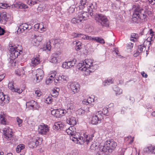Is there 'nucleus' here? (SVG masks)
Instances as JSON below:
<instances>
[{
  "mask_svg": "<svg viewBox=\"0 0 155 155\" xmlns=\"http://www.w3.org/2000/svg\"><path fill=\"white\" fill-rule=\"evenodd\" d=\"M80 38H81L84 40H91V38H92V37L87 35H86L82 33H81V35H80Z\"/></svg>",
  "mask_w": 155,
  "mask_h": 155,
  "instance_id": "37998d69",
  "label": "nucleus"
},
{
  "mask_svg": "<svg viewBox=\"0 0 155 155\" xmlns=\"http://www.w3.org/2000/svg\"><path fill=\"white\" fill-rule=\"evenodd\" d=\"M84 142H86L87 144H88L90 143H91L93 141V137H94L93 134L88 136L87 135L84 134Z\"/></svg>",
  "mask_w": 155,
  "mask_h": 155,
  "instance_id": "5701e85b",
  "label": "nucleus"
},
{
  "mask_svg": "<svg viewBox=\"0 0 155 155\" xmlns=\"http://www.w3.org/2000/svg\"><path fill=\"white\" fill-rule=\"evenodd\" d=\"M8 86L9 89L11 90L12 91H15V88L14 85V82L13 81H12L10 82L8 85Z\"/></svg>",
  "mask_w": 155,
  "mask_h": 155,
  "instance_id": "a19ab883",
  "label": "nucleus"
},
{
  "mask_svg": "<svg viewBox=\"0 0 155 155\" xmlns=\"http://www.w3.org/2000/svg\"><path fill=\"white\" fill-rule=\"evenodd\" d=\"M95 98L94 96L89 97L87 99H84L82 101V103L83 104L87 105L90 104H91L94 105V103L96 101V99H95Z\"/></svg>",
  "mask_w": 155,
  "mask_h": 155,
  "instance_id": "4468645a",
  "label": "nucleus"
},
{
  "mask_svg": "<svg viewBox=\"0 0 155 155\" xmlns=\"http://www.w3.org/2000/svg\"><path fill=\"white\" fill-rule=\"evenodd\" d=\"M67 103V113H68V111L70 110L69 111L71 112V110H73L75 108V106L73 104V102L70 100H68L66 101Z\"/></svg>",
  "mask_w": 155,
  "mask_h": 155,
  "instance_id": "f3484780",
  "label": "nucleus"
},
{
  "mask_svg": "<svg viewBox=\"0 0 155 155\" xmlns=\"http://www.w3.org/2000/svg\"><path fill=\"white\" fill-rule=\"evenodd\" d=\"M75 130L76 129L74 126H71L66 130V132L68 134L71 136L72 135H74V134L76 133Z\"/></svg>",
  "mask_w": 155,
  "mask_h": 155,
  "instance_id": "a878e982",
  "label": "nucleus"
},
{
  "mask_svg": "<svg viewBox=\"0 0 155 155\" xmlns=\"http://www.w3.org/2000/svg\"><path fill=\"white\" fill-rule=\"evenodd\" d=\"M34 138H32L30 143V147L34 148L37 147L38 145V139Z\"/></svg>",
  "mask_w": 155,
  "mask_h": 155,
  "instance_id": "aec40b11",
  "label": "nucleus"
},
{
  "mask_svg": "<svg viewBox=\"0 0 155 155\" xmlns=\"http://www.w3.org/2000/svg\"><path fill=\"white\" fill-rule=\"evenodd\" d=\"M21 3L20 2L16 3L15 4H13L12 6V7H14L19 8H21Z\"/></svg>",
  "mask_w": 155,
  "mask_h": 155,
  "instance_id": "de8ad7c7",
  "label": "nucleus"
},
{
  "mask_svg": "<svg viewBox=\"0 0 155 155\" xmlns=\"http://www.w3.org/2000/svg\"><path fill=\"white\" fill-rule=\"evenodd\" d=\"M87 12L88 11L79 12L77 17L78 21L81 22L86 20L88 17V14Z\"/></svg>",
  "mask_w": 155,
  "mask_h": 155,
  "instance_id": "ddd939ff",
  "label": "nucleus"
},
{
  "mask_svg": "<svg viewBox=\"0 0 155 155\" xmlns=\"http://www.w3.org/2000/svg\"><path fill=\"white\" fill-rule=\"evenodd\" d=\"M92 16H94L96 22L102 26L106 27L109 25V21L105 16L101 14H94Z\"/></svg>",
  "mask_w": 155,
  "mask_h": 155,
  "instance_id": "f257e3e1",
  "label": "nucleus"
},
{
  "mask_svg": "<svg viewBox=\"0 0 155 155\" xmlns=\"http://www.w3.org/2000/svg\"><path fill=\"white\" fill-rule=\"evenodd\" d=\"M138 11V18L143 20L144 21H146V18L147 16L146 15L141 13L142 11H143V10L140 8V11Z\"/></svg>",
  "mask_w": 155,
  "mask_h": 155,
  "instance_id": "bb28decb",
  "label": "nucleus"
},
{
  "mask_svg": "<svg viewBox=\"0 0 155 155\" xmlns=\"http://www.w3.org/2000/svg\"><path fill=\"white\" fill-rule=\"evenodd\" d=\"M9 50L10 51V57L12 60L17 58L22 51L21 49H19L18 47L15 46L9 45Z\"/></svg>",
  "mask_w": 155,
  "mask_h": 155,
  "instance_id": "7ed1b4c3",
  "label": "nucleus"
},
{
  "mask_svg": "<svg viewBox=\"0 0 155 155\" xmlns=\"http://www.w3.org/2000/svg\"><path fill=\"white\" fill-rule=\"evenodd\" d=\"M6 116L3 112H1L0 113V120L1 123L3 124H8V122L6 119Z\"/></svg>",
  "mask_w": 155,
  "mask_h": 155,
  "instance_id": "412c9836",
  "label": "nucleus"
},
{
  "mask_svg": "<svg viewBox=\"0 0 155 155\" xmlns=\"http://www.w3.org/2000/svg\"><path fill=\"white\" fill-rule=\"evenodd\" d=\"M16 120L18 123V125L19 127H21L22 126V120L20 119L19 117L16 118Z\"/></svg>",
  "mask_w": 155,
  "mask_h": 155,
  "instance_id": "3c124183",
  "label": "nucleus"
},
{
  "mask_svg": "<svg viewBox=\"0 0 155 155\" xmlns=\"http://www.w3.org/2000/svg\"><path fill=\"white\" fill-rule=\"evenodd\" d=\"M99 150L100 151L104 152H109V150L108 148L107 147L106 145H105V143L104 145H100L99 147Z\"/></svg>",
  "mask_w": 155,
  "mask_h": 155,
  "instance_id": "2f4dec72",
  "label": "nucleus"
},
{
  "mask_svg": "<svg viewBox=\"0 0 155 155\" xmlns=\"http://www.w3.org/2000/svg\"><path fill=\"white\" fill-rule=\"evenodd\" d=\"M59 91V89L56 88V89H54L52 90V96L54 97H56L58 94V91Z\"/></svg>",
  "mask_w": 155,
  "mask_h": 155,
  "instance_id": "e433bc0d",
  "label": "nucleus"
},
{
  "mask_svg": "<svg viewBox=\"0 0 155 155\" xmlns=\"http://www.w3.org/2000/svg\"><path fill=\"white\" fill-rule=\"evenodd\" d=\"M66 122L68 124L73 126L75 125L77 123L76 118L73 117H71L67 119Z\"/></svg>",
  "mask_w": 155,
  "mask_h": 155,
  "instance_id": "4be33fe9",
  "label": "nucleus"
},
{
  "mask_svg": "<svg viewBox=\"0 0 155 155\" xmlns=\"http://www.w3.org/2000/svg\"><path fill=\"white\" fill-rule=\"evenodd\" d=\"M28 25L26 23H22L18 27V31L23 32L25 30L28 29Z\"/></svg>",
  "mask_w": 155,
  "mask_h": 155,
  "instance_id": "b1692460",
  "label": "nucleus"
},
{
  "mask_svg": "<svg viewBox=\"0 0 155 155\" xmlns=\"http://www.w3.org/2000/svg\"><path fill=\"white\" fill-rule=\"evenodd\" d=\"M114 91L115 92V94L116 96L118 95H120L122 93V90L118 87H115L113 88Z\"/></svg>",
  "mask_w": 155,
  "mask_h": 155,
  "instance_id": "f704fd0d",
  "label": "nucleus"
},
{
  "mask_svg": "<svg viewBox=\"0 0 155 155\" xmlns=\"http://www.w3.org/2000/svg\"><path fill=\"white\" fill-rule=\"evenodd\" d=\"M41 92L39 90H37L35 91V94L37 97H40L41 95Z\"/></svg>",
  "mask_w": 155,
  "mask_h": 155,
  "instance_id": "13d9d810",
  "label": "nucleus"
},
{
  "mask_svg": "<svg viewBox=\"0 0 155 155\" xmlns=\"http://www.w3.org/2000/svg\"><path fill=\"white\" fill-rule=\"evenodd\" d=\"M85 113L84 110H83L82 108H80L77 111V113L79 115H82L84 114Z\"/></svg>",
  "mask_w": 155,
  "mask_h": 155,
  "instance_id": "09e8293b",
  "label": "nucleus"
},
{
  "mask_svg": "<svg viewBox=\"0 0 155 155\" xmlns=\"http://www.w3.org/2000/svg\"><path fill=\"white\" fill-rule=\"evenodd\" d=\"M67 113L65 110H62L61 109L53 110L51 111L52 115L57 118H59L64 116Z\"/></svg>",
  "mask_w": 155,
  "mask_h": 155,
  "instance_id": "9b49d317",
  "label": "nucleus"
},
{
  "mask_svg": "<svg viewBox=\"0 0 155 155\" xmlns=\"http://www.w3.org/2000/svg\"><path fill=\"white\" fill-rule=\"evenodd\" d=\"M62 67L63 68L68 69L69 68V67L68 66V64L67 62H65L63 63L62 64Z\"/></svg>",
  "mask_w": 155,
  "mask_h": 155,
  "instance_id": "680f3d73",
  "label": "nucleus"
},
{
  "mask_svg": "<svg viewBox=\"0 0 155 155\" xmlns=\"http://www.w3.org/2000/svg\"><path fill=\"white\" fill-rule=\"evenodd\" d=\"M98 68V65L96 64H94V63L91 61V64H90V66H89V67H88V70L89 69V71L91 72H92L96 70Z\"/></svg>",
  "mask_w": 155,
  "mask_h": 155,
  "instance_id": "c756f323",
  "label": "nucleus"
},
{
  "mask_svg": "<svg viewBox=\"0 0 155 155\" xmlns=\"http://www.w3.org/2000/svg\"><path fill=\"white\" fill-rule=\"evenodd\" d=\"M138 11H140V8L138 7L134 9L133 12L132 20L134 22H137L138 19V16L139 15Z\"/></svg>",
  "mask_w": 155,
  "mask_h": 155,
  "instance_id": "dca6fc26",
  "label": "nucleus"
},
{
  "mask_svg": "<svg viewBox=\"0 0 155 155\" xmlns=\"http://www.w3.org/2000/svg\"><path fill=\"white\" fill-rule=\"evenodd\" d=\"M2 130L3 132L4 138L8 141L10 140L13 137V133L11 129H10L9 127H7L6 128H4Z\"/></svg>",
  "mask_w": 155,
  "mask_h": 155,
  "instance_id": "0eeeda50",
  "label": "nucleus"
},
{
  "mask_svg": "<svg viewBox=\"0 0 155 155\" xmlns=\"http://www.w3.org/2000/svg\"><path fill=\"white\" fill-rule=\"evenodd\" d=\"M103 112L101 111H97L94 116H93L92 118L91 123L93 124H96L103 119Z\"/></svg>",
  "mask_w": 155,
  "mask_h": 155,
  "instance_id": "423d86ee",
  "label": "nucleus"
},
{
  "mask_svg": "<svg viewBox=\"0 0 155 155\" xmlns=\"http://www.w3.org/2000/svg\"><path fill=\"white\" fill-rule=\"evenodd\" d=\"M67 87L69 89H70L71 93L73 94H75L78 92L80 88L79 84L76 82H69L68 84Z\"/></svg>",
  "mask_w": 155,
  "mask_h": 155,
  "instance_id": "20e7f679",
  "label": "nucleus"
},
{
  "mask_svg": "<svg viewBox=\"0 0 155 155\" xmlns=\"http://www.w3.org/2000/svg\"><path fill=\"white\" fill-rule=\"evenodd\" d=\"M48 126L44 124L40 125L38 127L39 133L42 135H46L49 131Z\"/></svg>",
  "mask_w": 155,
  "mask_h": 155,
  "instance_id": "1a4fd4ad",
  "label": "nucleus"
},
{
  "mask_svg": "<svg viewBox=\"0 0 155 155\" xmlns=\"http://www.w3.org/2000/svg\"><path fill=\"white\" fill-rule=\"evenodd\" d=\"M11 6V5L10 4H7L5 3H0V6L2 8L5 9L9 8Z\"/></svg>",
  "mask_w": 155,
  "mask_h": 155,
  "instance_id": "4c0bfd02",
  "label": "nucleus"
},
{
  "mask_svg": "<svg viewBox=\"0 0 155 155\" xmlns=\"http://www.w3.org/2000/svg\"><path fill=\"white\" fill-rule=\"evenodd\" d=\"M5 32V30L0 27V35H4Z\"/></svg>",
  "mask_w": 155,
  "mask_h": 155,
  "instance_id": "338daca9",
  "label": "nucleus"
},
{
  "mask_svg": "<svg viewBox=\"0 0 155 155\" xmlns=\"http://www.w3.org/2000/svg\"><path fill=\"white\" fill-rule=\"evenodd\" d=\"M53 80V78H49L45 82L46 84H48L50 83H51Z\"/></svg>",
  "mask_w": 155,
  "mask_h": 155,
  "instance_id": "e2e57ef3",
  "label": "nucleus"
},
{
  "mask_svg": "<svg viewBox=\"0 0 155 155\" xmlns=\"http://www.w3.org/2000/svg\"><path fill=\"white\" fill-rule=\"evenodd\" d=\"M75 49L77 51H79L82 48L81 43L80 41L76 42Z\"/></svg>",
  "mask_w": 155,
  "mask_h": 155,
  "instance_id": "ea45409f",
  "label": "nucleus"
},
{
  "mask_svg": "<svg viewBox=\"0 0 155 155\" xmlns=\"http://www.w3.org/2000/svg\"><path fill=\"white\" fill-rule=\"evenodd\" d=\"M60 41V40L59 39L53 38L51 40V42L54 45L59 43Z\"/></svg>",
  "mask_w": 155,
  "mask_h": 155,
  "instance_id": "c03bdc74",
  "label": "nucleus"
},
{
  "mask_svg": "<svg viewBox=\"0 0 155 155\" xmlns=\"http://www.w3.org/2000/svg\"><path fill=\"white\" fill-rule=\"evenodd\" d=\"M32 66H35L40 63V59L38 57H36L32 59L31 61Z\"/></svg>",
  "mask_w": 155,
  "mask_h": 155,
  "instance_id": "cd10ccee",
  "label": "nucleus"
},
{
  "mask_svg": "<svg viewBox=\"0 0 155 155\" xmlns=\"http://www.w3.org/2000/svg\"><path fill=\"white\" fill-rule=\"evenodd\" d=\"M94 142L92 141L91 143V146L90 148L92 150H96L98 149V146H99V143L94 140Z\"/></svg>",
  "mask_w": 155,
  "mask_h": 155,
  "instance_id": "c85d7f7f",
  "label": "nucleus"
},
{
  "mask_svg": "<svg viewBox=\"0 0 155 155\" xmlns=\"http://www.w3.org/2000/svg\"><path fill=\"white\" fill-rule=\"evenodd\" d=\"M76 134H74L73 135H72L70 137V139L72 140V141L74 142H76V141H77L78 137Z\"/></svg>",
  "mask_w": 155,
  "mask_h": 155,
  "instance_id": "79ce46f5",
  "label": "nucleus"
},
{
  "mask_svg": "<svg viewBox=\"0 0 155 155\" xmlns=\"http://www.w3.org/2000/svg\"><path fill=\"white\" fill-rule=\"evenodd\" d=\"M63 126V125L61 124L60 122H55L54 125L53 126V129L56 130H58L59 129L62 128Z\"/></svg>",
  "mask_w": 155,
  "mask_h": 155,
  "instance_id": "7c9ffc66",
  "label": "nucleus"
},
{
  "mask_svg": "<svg viewBox=\"0 0 155 155\" xmlns=\"http://www.w3.org/2000/svg\"><path fill=\"white\" fill-rule=\"evenodd\" d=\"M91 40L96 41L97 42L101 44H104L105 43L104 41V39L97 37H92Z\"/></svg>",
  "mask_w": 155,
  "mask_h": 155,
  "instance_id": "72a5a7b5",
  "label": "nucleus"
},
{
  "mask_svg": "<svg viewBox=\"0 0 155 155\" xmlns=\"http://www.w3.org/2000/svg\"><path fill=\"white\" fill-rule=\"evenodd\" d=\"M35 73L34 80H36V82L39 83L42 80L44 76V72L42 69H38L36 70Z\"/></svg>",
  "mask_w": 155,
  "mask_h": 155,
  "instance_id": "9d476101",
  "label": "nucleus"
},
{
  "mask_svg": "<svg viewBox=\"0 0 155 155\" xmlns=\"http://www.w3.org/2000/svg\"><path fill=\"white\" fill-rule=\"evenodd\" d=\"M78 19L77 18V19H76L75 18H73L71 20V22L72 23L75 24L76 23H78L79 24L80 23V21H78Z\"/></svg>",
  "mask_w": 155,
  "mask_h": 155,
  "instance_id": "603ef678",
  "label": "nucleus"
},
{
  "mask_svg": "<svg viewBox=\"0 0 155 155\" xmlns=\"http://www.w3.org/2000/svg\"><path fill=\"white\" fill-rule=\"evenodd\" d=\"M84 142V137L81 136H78V138L77 141H76V143H81Z\"/></svg>",
  "mask_w": 155,
  "mask_h": 155,
  "instance_id": "58836bf2",
  "label": "nucleus"
},
{
  "mask_svg": "<svg viewBox=\"0 0 155 155\" xmlns=\"http://www.w3.org/2000/svg\"><path fill=\"white\" fill-rule=\"evenodd\" d=\"M81 35V33L73 32L71 34V35L73 38H80Z\"/></svg>",
  "mask_w": 155,
  "mask_h": 155,
  "instance_id": "49530a36",
  "label": "nucleus"
},
{
  "mask_svg": "<svg viewBox=\"0 0 155 155\" xmlns=\"http://www.w3.org/2000/svg\"><path fill=\"white\" fill-rule=\"evenodd\" d=\"M69 79L68 77L66 75H62L61 76H59L58 78H57L55 80V82L56 83H60V81L63 82L67 81Z\"/></svg>",
  "mask_w": 155,
  "mask_h": 155,
  "instance_id": "6ab92c4d",
  "label": "nucleus"
},
{
  "mask_svg": "<svg viewBox=\"0 0 155 155\" xmlns=\"http://www.w3.org/2000/svg\"><path fill=\"white\" fill-rule=\"evenodd\" d=\"M15 90L13 91V92H17L19 94L21 93L23 91V90L22 89H20V88H15Z\"/></svg>",
  "mask_w": 155,
  "mask_h": 155,
  "instance_id": "bf43d9fd",
  "label": "nucleus"
},
{
  "mask_svg": "<svg viewBox=\"0 0 155 155\" xmlns=\"http://www.w3.org/2000/svg\"><path fill=\"white\" fill-rule=\"evenodd\" d=\"M138 35L137 34L133 33L131 35V37L133 38H137Z\"/></svg>",
  "mask_w": 155,
  "mask_h": 155,
  "instance_id": "774afa93",
  "label": "nucleus"
},
{
  "mask_svg": "<svg viewBox=\"0 0 155 155\" xmlns=\"http://www.w3.org/2000/svg\"><path fill=\"white\" fill-rule=\"evenodd\" d=\"M37 103L34 101L31 100L30 101L27 102L26 103V106L28 107L30 109H36Z\"/></svg>",
  "mask_w": 155,
  "mask_h": 155,
  "instance_id": "a211bd4d",
  "label": "nucleus"
},
{
  "mask_svg": "<svg viewBox=\"0 0 155 155\" xmlns=\"http://www.w3.org/2000/svg\"><path fill=\"white\" fill-rule=\"evenodd\" d=\"M58 55L57 54H53L51 59V62L54 63H56L58 59Z\"/></svg>",
  "mask_w": 155,
  "mask_h": 155,
  "instance_id": "473e14b6",
  "label": "nucleus"
},
{
  "mask_svg": "<svg viewBox=\"0 0 155 155\" xmlns=\"http://www.w3.org/2000/svg\"><path fill=\"white\" fill-rule=\"evenodd\" d=\"M9 98L7 95H5L2 92H0V105L4 106L9 102Z\"/></svg>",
  "mask_w": 155,
  "mask_h": 155,
  "instance_id": "f8f14e48",
  "label": "nucleus"
},
{
  "mask_svg": "<svg viewBox=\"0 0 155 155\" xmlns=\"http://www.w3.org/2000/svg\"><path fill=\"white\" fill-rule=\"evenodd\" d=\"M92 7V5H88V2L87 0H81L78 6L80 9L83 10L84 12L88 11L91 16L93 15Z\"/></svg>",
  "mask_w": 155,
  "mask_h": 155,
  "instance_id": "f03ea898",
  "label": "nucleus"
},
{
  "mask_svg": "<svg viewBox=\"0 0 155 155\" xmlns=\"http://www.w3.org/2000/svg\"><path fill=\"white\" fill-rule=\"evenodd\" d=\"M52 102V99L51 97H48L46 98L45 100V103L47 104H50Z\"/></svg>",
  "mask_w": 155,
  "mask_h": 155,
  "instance_id": "8fccbe9b",
  "label": "nucleus"
},
{
  "mask_svg": "<svg viewBox=\"0 0 155 155\" xmlns=\"http://www.w3.org/2000/svg\"><path fill=\"white\" fill-rule=\"evenodd\" d=\"M40 25L39 24L37 23L35 24L34 26V28L35 30L37 31L40 28Z\"/></svg>",
  "mask_w": 155,
  "mask_h": 155,
  "instance_id": "0e129e2a",
  "label": "nucleus"
},
{
  "mask_svg": "<svg viewBox=\"0 0 155 155\" xmlns=\"http://www.w3.org/2000/svg\"><path fill=\"white\" fill-rule=\"evenodd\" d=\"M32 43L34 45L36 46H37L39 45V41H38L35 38L33 39Z\"/></svg>",
  "mask_w": 155,
  "mask_h": 155,
  "instance_id": "5fc2aeb1",
  "label": "nucleus"
},
{
  "mask_svg": "<svg viewBox=\"0 0 155 155\" xmlns=\"http://www.w3.org/2000/svg\"><path fill=\"white\" fill-rule=\"evenodd\" d=\"M146 49V47L144 45H141L138 46L136 53L134 54V56L137 57L142 52H144Z\"/></svg>",
  "mask_w": 155,
  "mask_h": 155,
  "instance_id": "2eb2a0df",
  "label": "nucleus"
},
{
  "mask_svg": "<svg viewBox=\"0 0 155 155\" xmlns=\"http://www.w3.org/2000/svg\"><path fill=\"white\" fill-rule=\"evenodd\" d=\"M51 41H49L47 43V45L46 46V49L48 51H50L51 49Z\"/></svg>",
  "mask_w": 155,
  "mask_h": 155,
  "instance_id": "6e6d98bb",
  "label": "nucleus"
},
{
  "mask_svg": "<svg viewBox=\"0 0 155 155\" xmlns=\"http://www.w3.org/2000/svg\"><path fill=\"white\" fill-rule=\"evenodd\" d=\"M77 151L76 150H72L70 153V155H77Z\"/></svg>",
  "mask_w": 155,
  "mask_h": 155,
  "instance_id": "69168bd1",
  "label": "nucleus"
},
{
  "mask_svg": "<svg viewBox=\"0 0 155 155\" xmlns=\"http://www.w3.org/2000/svg\"><path fill=\"white\" fill-rule=\"evenodd\" d=\"M75 6L73 5L70 6L68 9V12L70 13H72L75 10Z\"/></svg>",
  "mask_w": 155,
  "mask_h": 155,
  "instance_id": "864d4df0",
  "label": "nucleus"
},
{
  "mask_svg": "<svg viewBox=\"0 0 155 155\" xmlns=\"http://www.w3.org/2000/svg\"><path fill=\"white\" fill-rule=\"evenodd\" d=\"M144 151L146 152H150L155 154V146L151 145H150L144 149Z\"/></svg>",
  "mask_w": 155,
  "mask_h": 155,
  "instance_id": "393cba45",
  "label": "nucleus"
},
{
  "mask_svg": "<svg viewBox=\"0 0 155 155\" xmlns=\"http://www.w3.org/2000/svg\"><path fill=\"white\" fill-rule=\"evenodd\" d=\"M91 60L90 59H86L84 61L81 62L78 64L77 68L80 71H86L88 70V67L91 64Z\"/></svg>",
  "mask_w": 155,
  "mask_h": 155,
  "instance_id": "39448f33",
  "label": "nucleus"
},
{
  "mask_svg": "<svg viewBox=\"0 0 155 155\" xmlns=\"http://www.w3.org/2000/svg\"><path fill=\"white\" fill-rule=\"evenodd\" d=\"M86 28L87 29L88 28V32H91L93 30V27L89 25H87L86 26Z\"/></svg>",
  "mask_w": 155,
  "mask_h": 155,
  "instance_id": "4d7b16f0",
  "label": "nucleus"
},
{
  "mask_svg": "<svg viewBox=\"0 0 155 155\" xmlns=\"http://www.w3.org/2000/svg\"><path fill=\"white\" fill-rule=\"evenodd\" d=\"M105 144L108 148L109 153L112 152L117 145V143L112 140H108L106 141L105 142Z\"/></svg>",
  "mask_w": 155,
  "mask_h": 155,
  "instance_id": "6e6552de",
  "label": "nucleus"
},
{
  "mask_svg": "<svg viewBox=\"0 0 155 155\" xmlns=\"http://www.w3.org/2000/svg\"><path fill=\"white\" fill-rule=\"evenodd\" d=\"M67 63L69 68H70L75 65L76 63V60L75 59H73L72 61L67 62Z\"/></svg>",
  "mask_w": 155,
  "mask_h": 155,
  "instance_id": "c9c22d12",
  "label": "nucleus"
},
{
  "mask_svg": "<svg viewBox=\"0 0 155 155\" xmlns=\"http://www.w3.org/2000/svg\"><path fill=\"white\" fill-rule=\"evenodd\" d=\"M113 81H112V79H107L106 80H105L104 81V85L106 86L107 85H109L110 84L113 83Z\"/></svg>",
  "mask_w": 155,
  "mask_h": 155,
  "instance_id": "a18cd8bd",
  "label": "nucleus"
},
{
  "mask_svg": "<svg viewBox=\"0 0 155 155\" xmlns=\"http://www.w3.org/2000/svg\"><path fill=\"white\" fill-rule=\"evenodd\" d=\"M35 38L39 43L43 39L42 37L41 36H36Z\"/></svg>",
  "mask_w": 155,
  "mask_h": 155,
  "instance_id": "052dcab7",
  "label": "nucleus"
}]
</instances>
